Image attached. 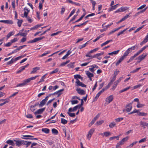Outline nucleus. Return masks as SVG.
Wrapping results in <instances>:
<instances>
[{
	"label": "nucleus",
	"mask_w": 148,
	"mask_h": 148,
	"mask_svg": "<svg viewBox=\"0 0 148 148\" xmlns=\"http://www.w3.org/2000/svg\"><path fill=\"white\" fill-rule=\"evenodd\" d=\"M75 83L77 84V86H81L82 87H86V85L80 82L78 79H77V81L75 82Z\"/></svg>",
	"instance_id": "nucleus-2"
},
{
	"label": "nucleus",
	"mask_w": 148,
	"mask_h": 148,
	"mask_svg": "<svg viewBox=\"0 0 148 148\" xmlns=\"http://www.w3.org/2000/svg\"><path fill=\"white\" fill-rule=\"evenodd\" d=\"M74 78L75 79H82L81 76L79 75H74Z\"/></svg>",
	"instance_id": "nucleus-33"
},
{
	"label": "nucleus",
	"mask_w": 148,
	"mask_h": 148,
	"mask_svg": "<svg viewBox=\"0 0 148 148\" xmlns=\"http://www.w3.org/2000/svg\"><path fill=\"white\" fill-rule=\"evenodd\" d=\"M17 20H18V22H17L18 25L19 27H21V24L23 22V20H19L18 19Z\"/></svg>",
	"instance_id": "nucleus-25"
},
{
	"label": "nucleus",
	"mask_w": 148,
	"mask_h": 148,
	"mask_svg": "<svg viewBox=\"0 0 148 148\" xmlns=\"http://www.w3.org/2000/svg\"><path fill=\"white\" fill-rule=\"evenodd\" d=\"M25 18H27V20L30 23H32V21L33 20L31 18H30V17L29 16H27V17H26Z\"/></svg>",
	"instance_id": "nucleus-58"
},
{
	"label": "nucleus",
	"mask_w": 148,
	"mask_h": 148,
	"mask_svg": "<svg viewBox=\"0 0 148 148\" xmlns=\"http://www.w3.org/2000/svg\"><path fill=\"white\" fill-rule=\"evenodd\" d=\"M46 101V97L45 99L42 100L39 104V107H42L45 103Z\"/></svg>",
	"instance_id": "nucleus-12"
},
{
	"label": "nucleus",
	"mask_w": 148,
	"mask_h": 148,
	"mask_svg": "<svg viewBox=\"0 0 148 148\" xmlns=\"http://www.w3.org/2000/svg\"><path fill=\"white\" fill-rule=\"evenodd\" d=\"M123 119V118H118L115 120V121L117 123L119 122Z\"/></svg>",
	"instance_id": "nucleus-37"
},
{
	"label": "nucleus",
	"mask_w": 148,
	"mask_h": 148,
	"mask_svg": "<svg viewBox=\"0 0 148 148\" xmlns=\"http://www.w3.org/2000/svg\"><path fill=\"white\" fill-rule=\"evenodd\" d=\"M104 89H102L100 91H99L97 95L99 97L100 95L104 91Z\"/></svg>",
	"instance_id": "nucleus-54"
},
{
	"label": "nucleus",
	"mask_w": 148,
	"mask_h": 148,
	"mask_svg": "<svg viewBox=\"0 0 148 148\" xmlns=\"http://www.w3.org/2000/svg\"><path fill=\"white\" fill-rule=\"evenodd\" d=\"M130 88H131V87L130 86L127 87L124 89H123L121 90H120L119 91V93H121L123 92L126 91L127 90H128L130 89Z\"/></svg>",
	"instance_id": "nucleus-24"
},
{
	"label": "nucleus",
	"mask_w": 148,
	"mask_h": 148,
	"mask_svg": "<svg viewBox=\"0 0 148 148\" xmlns=\"http://www.w3.org/2000/svg\"><path fill=\"white\" fill-rule=\"evenodd\" d=\"M100 114H97L93 119L95 120V121L99 117Z\"/></svg>",
	"instance_id": "nucleus-59"
},
{
	"label": "nucleus",
	"mask_w": 148,
	"mask_h": 148,
	"mask_svg": "<svg viewBox=\"0 0 148 148\" xmlns=\"http://www.w3.org/2000/svg\"><path fill=\"white\" fill-rule=\"evenodd\" d=\"M118 4H117L114 6H111V8L109 9V11H111L115 9L118 6Z\"/></svg>",
	"instance_id": "nucleus-20"
},
{
	"label": "nucleus",
	"mask_w": 148,
	"mask_h": 148,
	"mask_svg": "<svg viewBox=\"0 0 148 148\" xmlns=\"http://www.w3.org/2000/svg\"><path fill=\"white\" fill-rule=\"evenodd\" d=\"M121 12H123L127 10L128 8L127 7L122 6L120 8Z\"/></svg>",
	"instance_id": "nucleus-27"
},
{
	"label": "nucleus",
	"mask_w": 148,
	"mask_h": 148,
	"mask_svg": "<svg viewBox=\"0 0 148 148\" xmlns=\"http://www.w3.org/2000/svg\"><path fill=\"white\" fill-rule=\"evenodd\" d=\"M52 132L53 134H57L58 133V131L54 128H53L52 129Z\"/></svg>",
	"instance_id": "nucleus-30"
},
{
	"label": "nucleus",
	"mask_w": 148,
	"mask_h": 148,
	"mask_svg": "<svg viewBox=\"0 0 148 148\" xmlns=\"http://www.w3.org/2000/svg\"><path fill=\"white\" fill-rule=\"evenodd\" d=\"M95 131V129L94 128H92L90 129L89 131L88 132V133H89L90 134V135H92L93 132Z\"/></svg>",
	"instance_id": "nucleus-46"
},
{
	"label": "nucleus",
	"mask_w": 148,
	"mask_h": 148,
	"mask_svg": "<svg viewBox=\"0 0 148 148\" xmlns=\"http://www.w3.org/2000/svg\"><path fill=\"white\" fill-rule=\"evenodd\" d=\"M14 141L16 142V145L17 146H20L22 145V140H14Z\"/></svg>",
	"instance_id": "nucleus-18"
},
{
	"label": "nucleus",
	"mask_w": 148,
	"mask_h": 148,
	"mask_svg": "<svg viewBox=\"0 0 148 148\" xmlns=\"http://www.w3.org/2000/svg\"><path fill=\"white\" fill-rule=\"evenodd\" d=\"M78 93L81 95H84L85 93V91L82 89H81L80 88H77L76 90Z\"/></svg>",
	"instance_id": "nucleus-5"
},
{
	"label": "nucleus",
	"mask_w": 148,
	"mask_h": 148,
	"mask_svg": "<svg viewBox=\"0 0 148 148\" xmlns=\"http://www.w3.org/2000/svg\"><path fill=\"white\" fill-rule=\"evenodd\" d=\"M103 134L106 137H108L109 136H110L111 135V133L108 132H106L103 133Z\"/></svg>",
	"instance_id": "nucleus-31"
},
{
	"label": "nucleus",
	"mask_w": 148,
	"mask_h": 148,
	"mask_svg": "<svg viewBox=\"0 0 148 148\" xmlns=\"http://www.w3.org/2000/svg\"><path fill=\"white\" fill-rule=\"evenodd\" d=\"M147 53L145 55L144 53H143L140 56L138 57V58L140 61H141L143 60L145 57L147 56Z\"/></svg>",
	"instance_id": "nucleus-13"
},
{
	"label": "nucleus",
	"mask_w": 148,
	"mask_h": 148,
	"mask_svg": "<svg viewBox=\"0 0 148 148\" xmlns=\"http://www.w3.org/2000/svg\"><path fill=\"white\" fill-rule=\"evenodd\" d=\"M137 143V141H135L134 142H133V143H132L129 146V147H132L133 145L136 144V143Z\"/></svg>",
	"instance_id": "nucleus-64"
},
{
	"label": "nucleus",
	"mask_w": 148,
	"mask_h": 148,
	"mask_svg": "<svg viewBox=\"0 0 148 148\" xmlns=\"http://www.w3.org/2000/svg\"><path fill=\"white\" fill-rule=\"evenodd\" d=\"M61 123L64 124H65L67 123V121L63 118H61Z\"/></svg>",
	"instance_id": "nucleus-35"
},
{
	"label": "nucleus",
	"mask_w": 148,
	"mask_h": 148,
	"mask_svg": "<svg viewBox=\"0 0 148 148\" xmlns=\"http://www.w3.org/2000/svg\"><path fill=\"white\" fill-rule=\"evenodd\" d=\"M111 84L109 82L108 85L106 86L104 88H103L102 89H104V91L108 89L109 87H110Z\"/></svg>",
	"instance_id": "nucleus-41"
},
{
	"label": "nucleus",
	"mask_w": 148,
	"mask_h": 148,
	"mask_svg": "<svg viewBox=\"0 0 148 148\" xmlns=\"http://www.w3.org/2000/svg\"><path fill=\"white\" fill-rule=\"evenodd\" d=\"M104 122V121L101 120L97 121L95 123L97 125H99L102 124Z\"/></svg>",
	"instance_id": "nucleus-32"
},
{
	"label": "nucleus",
	"mask_w": 148,
	"mask_h": 148,
	"mask_svg": "<svg viewBox=\"0 0 148 148\" xmlns=\"http://www.w3.org/2000/svg\"><path fill=\"white\" fill-rule=\"evenodd\" d=\"M132 107L131 104H128L126 107V111L127 112H130L131 110Z\"/></svg>",
	"instance_id": "nucleus-8"
},
{
	"label": "nucleus",
	"mask_w": 148,
	"mask_h": 148,
	"mask_svg": "<svg viewBox=\"0 0 148 148\" xmlns=\"http://www.w3.org/2000/svg\"><path fill=\"white\" fill-rule=\"evenodd\" d=\"M58 71V68H56L54 70L51 71L50 73V74H52L54 73H57Z\"/></svg>",
	"instance_id": "nucleus-48"
},
{
	"label": "nucleus",
	"mask_w": 148,
	"mask_h": 148,
	"mask_svg": "<svg viewBox=\"0 0 148 148\" xmlns=\"http://www.w3.org/2000/svg\"><path fill=\"white\" fill-rule=\"evenodd\" d=\"M119 50H118L116 51H113L112 52L109 53H108V55H116L119 52Z\"/></svg>",
	"instance_id": "nucleus-21"
},
{
	"label": "nucleus",
	"mask_w": 148,
	"mask_h": 148,
	"mask_svg": "<svg viewBox=\"0 0 148 148\" xmlns=\"http://www.w3.org/2000/svg\"><path fill=\"white\" fill-rule=\"evenodd\" d=\"M65 8L64 7H62L61 9V11L60 12L61 14H63L64 13V12L65 11Z\"/></svg>",
	"instance_id": "nucleus-50"
},
{
	"label": "nucleus",
	"mask_w": 148,
	"mask_h": 148,
	"mask_svg": "<svg viewBox=\"0 0 148 148\" xmlns=\"http://www.w3.org/2000/svg\"><path fill=\"white\" fill-rule=\"evenodd\" d=\"M115 123L114 122H112L109 124V126L110 128H112L113 127L115 126Z\"/></svg>",
	"instance_id": "nucleus-28"
},
{
	"label": "nucleus",
	"mask_w": 148,
	"mask_h": 148,
	"mask_svg": "<svg viewBox=\"0 0 148 148\" xmlns=\"http://www.w3.org/2000/svg\"><path fill=\"white\" fill-rule=\"evenodd\" d=\"M0 22L3 23L9 24H12L13 23V21L11 20H0Z\"/></svg>",
	"instance_id": "nucleus-4"
},
{
	"label": "nucleus",
	"mask_w": 148,
	"mask_h": 148,
	"mask_svg": "<svg viewBox=\"0 0 148 148\" xmlns=\"http://www.w3.org/2000/svg\"><path fill=\"white\" fill-rule=\"evenodd\" d=\"M85 73L87 75V76L88 77H92L94 76L93 74L91 73L89 71H86Z\"/></svg>",
	"instance_id": "nucleus-16"
},
{
	"label": "nucleus",
	"mask_w": 148,
	"mask_h": 148,
	"mask_svg": "<svg viewBox=\"0 0 148 148\" xmlns=\"http://www.w3.org/2000/svg\"><path fill=\"white\" fill-rule=\"evenodd\" d=\"M43 3L42 2H40L39 3V7L40 10H41L42 9V4Z\"/></svg>",
	"instance_id": "nucleus-60"
},
{
	"label": "nucleus",
	"mask_w": 148,
	"mask_h": 148,
	"mask_svg": "<svg viewBox=\"0 0 148 148\" xmlns=\"http://www.w3.org/2000/svg\"><path fill=\"white\" fill-rule=\"evenodd\" d=\"M138 111H139L138 110H136L135 109L133 111L131 112L130 113H128V114H133V113H138Z\"/></svg>",
	"instance_id": "nucleus-55"
},
{
	"label": "nucleus",
	"mask_w": 148,
	"mask_h": 148,
	"mask_svg": "<svg viewBox=\"0 0 148 148\" xmlns=\"http://www.w3.org/2000/svg\"><path fill=\"white\" fill-rule=\"evenodd\" d=\"M27 83V82L26 81L25 79L23 81V83L17 85V86H16V87H18L24 86L25 85H26Z\"/></svg>",
	"instance_id": "nucleus-11"
},
{
	"label": "nucleus",
	"mask_w": 148,
	"mask_h": 148,
	"mask_svg": "<svg viewBox=\"0 0 148 148\" xmlns=\"http://www.w3.org/2000/svg\"><path fill=\"white\" fill-rule=\"evenodd\" d=\"M141 69V67H139L138 68H136V69H134L130 73H134L135 72H136L138 71L139 70H140Z\"/></svg>",
	"instance_id": "nucleus-38"
},
{
	"label": "nucleus",
	"mask_w": 148,
	"mask_h": 148,
	"mask_svg": "<svg viewBox=\"0 0 148 148\" xmlns=\"http://www.w3.org/2000/svg\"><path fill=\"white\" fill-rule=\"evenodd\" d=\"M128 139V137H127L122 139V140L119 142V144L122 145L124 144L125 141H127Z\"/></svg>",
	"instance_id": "nucleus-7"
},
{
	"label": "nucleus",
	"mask_w": 148,
	"mask_h": 148,
	"mask_svg": "<svg viewBox=\"0 0 148 148\" xmlns=\"http://www.w3.org/2000/svg\"><path fill=\"white\" fill-rule=\"evenodd\" d=\"M42 39V38L41 37L36 38L34 39L33 40H30L29 41H28L27 43H32L34 42H35Z\"/></svg>",
	"instance_id": "nucleus-1"
},
{
	"label": "nucleus",
	"mask_w": 148,
	"mask_h": 148,
	"mask_svg": "<svg viewBox=\"0 0 148 148\" xmlns=\"http://www.w3.org/2000/svg\"><path fill=\"white\" fill-rule=\"evenodd\" d=\"M138 55H137V54L136 53L134 54V55L131 57L130 59L127 62V63H129L131 62L132 61L134 58L136 56H137Z\"/></svg>",
	"instance_id": "nucleus-14"
},
{
	"label": "nucleus",
	"mask_w": 148,
	"mask_h": 148,
	"mask_svg": "<svg viewBox=\"0 0 148 148\" xmlns=\"http://www.w3.org/2000/svg\"><path fill=\"white\" fill-rule=\"evenodd\" d=\"M18 40V39L16 38H14L12 40H11V42L12 43L15 42Z\"/></svg>",
	"instance_id": "nucleus-61"
},
{
	"label": "nucleus",
	"mask_w": 148,
	"mask_h": 148,
	"mask_svg": "<svg viewBox=\"0 0 148 148\" xmlns=\"http://www.w3.org/2000/svg\"><path fill=\"white\" fill-rule=\"evenodd\" d=\"M38 76V75L35 76L34 77L28 78L27 79H26L25 80L27 82V83H28L30 81L35 79Z\"/></svg>",
	"instance_id": "nucleus-15"
},
{
	"label": "nucleus",
	"mask_w": 148,
	"mask_h": 148,
	"mask_svg": "<svg viewBox=\"0 0 148 148\" xmlns=\"http://www.w3.org/2000/svg\"><path fill=\"white\" fill-rule=\"evenodd\" d=\"M24 69L22 67H21V69L16 72V73H19L24 70Z\"/></svg>",
	"instance_id": "nucleus-62"
},
{
	"label": "nucleus",
	"mask_w": 148,
	"mask_h": 148,
	"mask_svg": "<svg viewBox=\"0 0 148 148\" xmlns=\"http://www.w3.org/2000/svg\"><path fill=\"white\" fill-rule=\"evenodd\" d=\"M69 60L66 61L65 62H63L62 63L60 64V66H64L66 64H68V63H69Z\"/></svg>",
	"instance_id": "nucleus-43"
},
{
	"label": "nucleus",
	"mask_w": 148,
	"mask_h": 148,
	"mask_svg": "<svg viewBox=\"0 0 148 148\" xmlns=\"http://www.w3.org/2000/svg\"><path fill=\"white\" fill-rule=\"evenodd\" d=\"M138 115L139 116H146L147 115V114L144 112H139Z\"/></svg>",
	"instance_id": "nucleus-34"
},
{
	"label": "nucleus",
	"mask_w": 148,
	"mask_h": 148,
	"mask_svg": "<svg viewBox=\"0 0 148 148\" xmlns=\"http://www.w3.org/2000/svg\"><path fill=\"white\" fill-rule=\"evenodd\" d=\"M129 53H128L126 51H125V52L124 53L123 55L122 56V58L123 59H125V57L127 56Z\"/></svg>",
	"instance_id": "nucleus-57"
},
{
	"label": "nucleus",
	"mask_w": 148,
	"mask_h": 148,
	"mask_svg": "<svg viewBox=\"0 0 148 148\" xmlns=\"http://www.w3.org/2000/svg\"><path fill=\"white\" fill-rule=\"evenodd\" d=\"M14 33V31H12L10 32L7 36V39H8L11 36L13 35Z\"/></svg>",
	"instance_id": "nucleus-19"
},
{
	"label": "nucleus",
	"mask_w": 148,
	"mask_h": 148,
	"mask_svg": "<svg viewBox=\"0 0 148 148\" xmlns=\"http://www.w3.org/2000/svg\"><path fill=\"white\" fill-rule=\"evenodd\" d=\"M127 28H126V29H124L122 31H121V32H119V33H118L117 35V36H120V35L122 34H123V33L125 32L126 30H127Z\"/></svg>",
	"instance_id": "nucleus-42"
},
{
	"label": "nucleus",
	"mask_w": 148,
	"mask_h": 148,
	"mask_svg": "<svg viewBox=\"0 0 148 148\" xmlns=\"http://www.w3.org/2000/svg\"><path fill=\"white\" fill-rule=\"evenodd\" d=\"M130 16L128 15H126L125 16H124L123 18H122L123 21H125L126 19L128 18Z\"/></svg>",
	"instance_id": "nucleus-51"
},
{
	"label": "nucleus",
	"mask_w": 148,
	"mask_h": 148,
	"mask_svg": "<svg viewBox=\"0 0 148 148\" xmlns=\"http://www.w3.org/2000/svg\"><path fill=\"white\" fill-rule=\"evenodd\" d=\"M113 99V97L112 95H110L108 97H107L106 100V102H108V103H110V102L112 101Z\"/></svg>",
	"instance_id": "nucleus-6"
},
{
	"label": "nucleus",
	"mask_w": 148,
	"mask_h": 148,
	"mask_svg": "<svg viewBox=\"0 0 148 148\" xmlns=\"http://www.w3.org/2000/svg\"><path fill=\"white\" fill-rule=\"evenodd\" d=\"M112 40H108L106 41V42H104L103 44H101V47H102L103 46H104V45L107 44L109 43V42H112Z\"/></svg>",
	"instance_id": "nucleus-22"
},
{
	"label": "nucleus",
	"mask_w": 148,
	"mask_h": 148,
	"mask_svg": "<svg viewBox=\"0 0 148 148\" xmlns=\"http://www.w3.org/2000/svg\"><path fill=\"white\" fill-rule=\"evenodd\" d=\"M144 26V25H142V26L140 27H139L137 28L134 32V33H135L138 32L140 30L142 29Z\"/></svg>",
	"instance_id": "nucleus-40"
},
{
	"label": "nucleus",
	"mask_w": 148,
	"mask_h": 148,
	"mask_svg": "<svg viewBox=\"0 0 148 148\" xmlns=\"http://www.w3.org/2000/svg\"><path fill=\"white\" fill-rule=\"evenodd\" d=\"M148 41V33L145 36L144 40L140 44V46H142Z\"/></svg>",
	"instance_id": "nucleus-3"
},
{
	"label": "nucleus",
	"mask_w": 148,
	"mask_h": 148,
	"mask_svg": "<svg viewBox=\"0 0 148 148\" xmlns=\"http://www.w3.org/2000/svg\"><path fill=\"white\" fill-rule=\"evenodd\" d=\"M99 49V48L98 47L96 48L93 49L92 50H91L90 51H89L88 52V53L89 54L95 52L96 51L98 50Z\"/></svg>",
	"instance_id": "nucleus-36"
},
{
	"label": "nucleus",
	"mask_w": 148,
	"mask_h": 148,
	"mask_svg": "<svg viewBox=\"0 0 148 148\" xmlns=\"http://www.w3.org/2000/svg\"><path fill=\"white\" fill-rule=\"evenodd\" d=\"M144 105V104H141L138 103L137 105V107L138 108H140L143 107Z\"/></svg>",
	"instance_id": "nucleus-49"
},
{
	"label": "nucleus",
	"mask_w": 148,
	"mask_h": 148,
	"mask_svg": "<svg viewBox=\"0 0 148 148\" xmlns=\"http://www.w3.org/2000/svg\"><path fill=\"white\" fill-rule=\"evenodd\" d=\"M14 62V61L13 60V59L12 58V59H11V60L10 61H9L6 64L7 65H10V64H11L13 63Z\"/></svg>",
	"instance_id": "nucleus-52"
},
{
	"label": "nucleus",
	"mask_w": 148,
	"mask_h": 148,
	"mask_svg": "<svg viewBox=\"0 0 148 148\" xmlns=\"http://www.w3.org/2000/svg\"><path fill=\"white\" fill-rule=\"evenodd\" d=\"M146 138H144L141 139L138 142L139 143H141L145 142L146 141Z\"/></svg>",
	"instance_id": "nucleus-53"
},
{
	"label": "nucleus",
	"mask_w": 148,
	"mask_h": 148,
	"mask_svg": "<svg viewBox=\"0 0 148 148\" xmlns=\"http://www.w3.org/2000/svg\"><path fill=\"white\" fill-rule=\"evenodd\" d=\"M6 143L7 144L11 145L12 146H14L15 145V144L14 142L13 141L10 140H7L6 141Z\"/></svg>",
	"instance_id": "nucleus-17"
},
{
	"label": "nucleus",
	"mask_w": 148,
	"mask_h": 148,
	"mask_svg": "<svg viewBox=\"0 0 148 148\" xmlns=\"http://www.w3.org/2000/svg\"><path fill=\"white\" fill-rule=\"evenodd\" d=\"M45 108L40 109L37 110L36 112H34L35 114H41L45 110Z\"/></svg>",
	"instance_id": "nucleus-9"
},
{
	"label": "nucleus",
	"mask_w": 148,
	"mask_h": 148,
	"mask_svg": "<svg viewBox=\"0 0 148 148\" xmlns=\"http://www.w3.org/2000/svg\"><path fill=\"white\" fill-rule=\"evenodd\" d=\"M75 62L73 63H70V64L67 65V66L69 68H73L74 67V64Z\"/></svg>",
	"instance_id": "nucleus-39"
},
{
	"label": "nucleus",
	"mask_w": 148,
	"mask_h": 148,
	"mask_svg": "<svg viewBox=\"0 0 148 148\" xmlns=\"http://www.w3.org/2000/svg\"><path fill=\"white\" fill-rule=\"evenodd\" d=\"M67 113L71 117H75V114L74 113H71L70 112H68Z\"/></svg>",
	"instance_id": "nucleus-45"
},
{
	"label": "nucleus",
	"mask_w": 148,
	"mask_h": 148,
	"mask_svg": "<svg viewBox=\"0 0 148 148\" xmlns=\"http://www.w3.org/2000/svg\"><path fill=\"white\" fill-rule=\"evenodd\" d=\"M140 124L142 127H143L144 129H145L146 127L148 126V123L142 121L140 122Z\"/></svg>",
	"instance_id": "nucleus-10"
},
{
	"label": "nucleus",
	"mask_w": 148,
	"mask_h": 148,
	"mask_svg": "<svg viewBox=\"0 0 148 148\" xmlns=\"http://www.w3.org/2000/svg\"><path fill=\"white\" fill-rule=\"evenodd\" d=\"M10 101L9 98H7L5 99H0V102L3 101V102H7V103L9 102Z\"/></svg>",
	"instance_id": "nucleus-29"
},
{
	"label": "nucleus",
	"mask_w": 148,
	"mask_h": 148,
	"mask_svg": "<svg viewBox=\"0 0 148 148\" xmlns=\"http://www.w3.org/2000/svg\"><path fill=\"white\" fill-rule=\"evenodd\" d=\"M12 43L10 41V42H9L7 43H6L5 45V47H9L12 45Z\"/></svg>",
	"instance_id": "nucleus-63"
},
{
	"label": "nucleus",
	"mask_w": 148,
	"mask_h": 148,
	"mask_svg": "<svg viewBox=\"0 0 148 148\" xmlns=\"http://www.w3.org/2000/svg\"><path fill=\"white\" fill-rule=\"evenodd\" d=\"M136 48H138V46L136 45L130 48L131 51H132V50H134Z\"/></svg>",
	"instance_id": "nucleus-47"
},
{
	"label": "nucleus",
	"mask_w": 148,
	"mask_h": 148,
	"mask_svg": "<svg viewBox=\"0 0 148 148\" xmlns=\"http://www.w3.org/2000/svg\"><path fill=\"white\" fill-rule=\"evenodd\" d=\"M39 69V67H36L33 68V70L31 71V73L32 74L35 73L36 71Z\"/></svg>",
	"instance_id": "nucleus-26"
},
{
	"label": "nucleus",
	"mask_w": 148,
	"mask_h": 148,
	"mask_svg": "<svg viewBox=\"0 0 148 148\" xmlns=\"http://www.w3.org/2000/svg\"><path fill=\"white\" fill-rule=\"evenodd\" d=\"M144 49H143V48H142L140 50H139L136 53L138 55L140 54L141 53L142 51H144Z\"/></svg>",
	"instance_id": "nucleus-56"
},
{
	"label": "nucleus",
	"mask_w": 148,
	"mask_h": 148,
	"mask_svg": "<svg viewBox=\"0 0 148 148\" xmlns=\"http://www.w3.org/2000/svg\"><path fill=\"white\" fill-rule=\"evenodd\" d=\"M71 102L72 105L77 104L78 103V101L77 100H71Z\"/></svg>",
	"instance_id": "nucleus-44"
},
{
	"label": "nucleus",
	"mask_w": 148,
	"mask_h": 148,
	"mask_svg": "<svg viewBox=\"0 0 148 148\" xmlns=\"http://www.w3.org/2000/svg\"><path fill=\"white\" fill-rule=\"evenodd\" d=\"M124 59L121 57L118 61L116 63V65L117 66Z\"/></svg>",
	"instance_id": "nucleus-23"
}]
</instances>
